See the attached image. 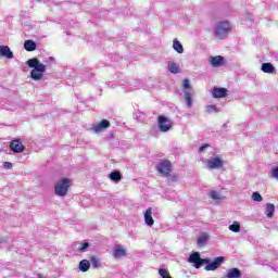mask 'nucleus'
Listing matches in <instances>:
<instances>
[{"instance_id": "f257e3e1", "label": "nucleus", "mask_w": 278, "mask_h": 278, "mask_svg": "<svg viewBox=\"0 0 278 278\" xmlns=\"http://www.w3.org/2000/svg\"><path fill=\"white\" fill-rule=\"evenodd\" d=\"M188 262L193 264L194 268H201L203 264H206L205 270H216L217 268H220V264L225 262V257L218 256L213 262H210V258H201V254L195 252L189 256Z\"/></svg>"}, {"instance_id": "f03ea898", "label": "nucleus", "mask_w": 278, "mask_h": 278, "mask_svg": "<svg viewBox=\"0 0 278 278\" xmlns=\"http://www.w3.org/2000/svg\"><path fill=\"white\" fill-rule=\"evenodd\" d=\"M26 64L29 68H33L30 72L31 79H34V81H40L47 72V65L40 63L36 58L29 59Z\"/></svg>"}, {"instance_id": "7ed1b4c3", "label": "nucleus", "mask_w": 278, "mask_h": 278, "mask_svg": "<svg viewBox=\"0 0 278 278\" xmlns=\"http://www.w3.org/2000/svg\"><path fill=\"white\" fill-rule=\"evenodd\" d=\"M230 31H231V24H229L228 21H222L216 23L215 29H214L215 38H218L219 40H225V38L229 36Z\"/></svg>"}, {"instance_id": "20e7f679", "label": "nucleus", "mask_w": 278, "mask_h": 278, "mask_svg": "<svg viewBox=\"0 0 278 278\" xmlns=\"http://www.w3.org/2000/svg\"><path fill=\"white\" fill-rule=\"evenodd\" d=\"M68 188H71V179L62 178L54 185V193L56 197H66L68 194Z\"/></svg>"}, {"instance_id": "39448f33", "label": "nucleus", "mask_w": 278, "mask_h": 278, "mask_svg": "<svg viewBox=\"0 0 278 278\" xmlns=\"http://www.w3.org/2000/svg\"><path fill=\"white\" fill-rule=\"evenodd\" d=\"M156 170L160 175H163V177H169L173 172V165L170 164V161L164 160L156 165Z\"/></svg>"}, {"instance_id": "423d86ee", "label": "nucleus", "mask_w": 278, "mask_h": 278, "mask_svg": "<svg viewBox=\"0 0 278 278\" xmlns=\"http://www.w3.org/2000/svg\"><path fill=\"white\" fill-rule=\"evenodd\" d=\"M173 128V122L166 117V116H159V129L160 131H162L163 134H166V131H170V129Z\"/></svg>"}, {"instance_id": "0eeeda50", "label": "nucleus", "mask_w": 278, "mask_h": 278, "mask_svg": "<svg viewBox=\"0 0 278 278\" xmlns=\"http://www.w3.org/2000/svg\"><path fill=\"white\" fill-rule=\"evenodd\" d=\"M206 166L210 170H214V168H223V166H225V161H223L220 156H215L206 161Z\"/></svg>"}, {"instance_id": "6e6552de", "label": "nucleus", "mask_w": 278, "mask_h": 278, "mask_svg": "<svg viewBox=\"0 0 278 278\" xmlns=\"http://www.w3.org/2000/svg\"><path fill=\"white\" fill-rule=\"evenodd\" d=\"M10 149L13 153H23L25 151V146H23L21 139H15L11 141Z\"/></svg>"}, {"instance_id": "1a4fd4ad", "label": "nucleus", "mask_w": 278, "mask_h": 278, "mask_svg": "<svg viewBox=\"0 0 278 278\" xmlns=\"http://www.w3.org/2000/svg\"><path fill=\"white\" fill-rule=\"evenodd\" d=\"M227 92H229V90L223 87H215L212 90V94L214 99H225V97H227Z\"/></svg>"}, {"instance_id": "9d476101", "label": "nucleus", "mask_w": 278, "mask_h": 278, "mask_svg": "<svg viewBox=\"0 0 278 278\" xmlns=\"http://www.w3.org/2000/svg\"><path fill=\"white\" fill-rule=\"evenodd\" d=\"M0 58H7V60H12L14 58V52L10 50L8 46H0Z\"/></svg>"}, {"instance_id": "9b49d317", "label": "nucleus", "mask_w": 278, "mask_h": 278, "mask_svg": "<svg viewBox=\"0 0 278 278\" xmlns=\"http://www.w3.org/2000/svg\"><path fill=\"white\" fill-rule=\"evenodd\" d=\"M110 127V121L102 119L100 123H98L96 126H93V131L96 134H101V131H105Z\"/></svg>"}, {"instance_id": "f8f14e48", "label": "nucleus", "mask_w": 278, "mask_h": 278, "mask_svg": "<svg viewBox=\"0 0 278 278\" xmlns=\"http://www.w3.org/2000/svg\"><path fill=\"white\" fill-rule=\"evenodd\" d=\"M261 71L263 73H267L268 75H277V70L273 63H263L261 66Z\"/></svg>"}, {"instance_id": "ddd939ff", "label": "nucleus", "mask_w": 278, "mask_h": 278, "mask_svg": "<svg viewBox=\"0 0 278 278\" xmlns=\"http://www.w3.org/2000/svg\"><path fill=\"white\" fill-rule=\"evenodd\" d=\"M144 223L148 225V227H153L155 220H153V208L149 207L147 208L144 213Z\"/></svg>"}, {"instance_id": "4468645a", "label": "nucleus", "mask_w": 278, "mask_h": 278, "mask_svg": "<svg viewBox=\"0 0 278 278\" xmlns=\"http://www.w3.org/2000/svg\"><path fill=\"white\" fill-rule=\"evenodd\" d=\"M210 63L214 68H218V66H223L225 64V58L217 55V56H211Z\"/></svg>"}, {"instance_id": "2eb2a0df", "label": "nucleus", "mask_w": 278, "mask_h": 278, "mask_svg": "<svg viewBox=\"0 0 278 278\" xmlns=\"http://www.w3.org/2000/svg\"><path fill=\"white\" fill-rule=\"evenodd\" d=\"M225 278H242V271L239 268H230Z\"/></svg>"}, {"instance_id": "dca6fc26", "label": "nucleus", "mask_w": 278, "mask_h": 278, "mask_svg": "<svg viewBox=\"0 0 278 278\" xmlns=\"http://www.w3.org/2000/svg\"><path fill=\"white\" fill-rule=\"evenodd\" d=\"M109 179L114 181V184H119V181L123 179V174H121L118 170H113L109 174Z\"/></svg>"}, {"instance_id": "f3484780", "label": "nucleus", "mask_w": 278, "mask_h": 278, "mask_svg": "<svg viewBox=\"0 0 278 278\" xmlns=\"http://www.w3.org/2000/svg\"><path fill=\"white\" fill-rule=\"evenodd\" d=\"M78 268L81 273H88V270H90V261L88 260L80 261Z\"/></svg>"}, {"instance_id": "a211bd4d", "label": "nucleus", "mask_w": 278, "mask_h": 278, "mask_svg": "<svg viewBox=\"0 0 278 278\" xmlns=\"http://www.w3.org/2000/svg\"><path fill=\"white\" fill-rule=\"evenodd\" d=\"M265 215L267 216V218H273V216H275V204H266Z\"/></svg>"}, {"instance_id": "6ab92c4d", "label": "nucleus", "mask_w": 278, "mask_h": 278, "mask_svg": "<svg viewBox=\"0 0 278 278\" xmlns=\"http://www.w3.org/2000/svg\"><path fill=\"white\" fill-rule=\"evenodd\" d=\"M126 254L127 252L123 248H116L113 251V257H115V260H118L119 257H125Z\"/></svg>"}, {"instance_id": "aec40b11", "label": "nucleus", "mask_w": 278, "mask_h": 278, "mask_svg": "<svg viewBox=\"0 0 278 278\" xmlns=\"http://www.w3.org/2000/svg\"><path fill=\"white\" fill-rule=\"evenodd\" d=\"M24 49L26 51H36V41H34V40H26L24 42Z\"/></svg>"}, {"instance_id": "412c9836", "label": "nucleus", "mask_w": 278, "mask_h": 278, "mask_svg": "<svg viewBox=\"0 0 278 278\" xmlns=\"http://www.w3.org/2000/svg\"><path fill=\"white\" fill-rule=\"evenodd\" d=\"M168 71H169V73H173V75H177V73H179V65H177V63H175V62H169Z\"/></svg>"}, {"instance_id": "4be33fe9", "label": "nucleus", "mask_w": 278, "mask_h": 278, "mask_svg": "<svg viewBox=\"0 0 278 278\" xmlns=\"http://www.w3.org/2000/svg\"><path fill=\"white\" fill-rule=\"evenodd\" d=\"M173 49L178 53H184V46L177 39H174L173 41Z\"/></svg>"}, {"instance_id": "5701e85b", "label": "nucleus", "mask_w": 278, "mask_h": 278, "mask_svg": "<svg viewBox=\"0 0 278 278\" xmlns=\"http://www.w3.org/2000/svg\"><path fill=\"white\" fill-rule=\"evenodd\" d=\"M185 99H186L187 108H192V92L186 90Z\"/></svg>"}, {"instance_id": "b1692460", "label": "nucleus", "mask_w": 278, "mask_h": 278, "mask_svg": "<svg viewBox=\"0 0 278 278\" xmlns=\"http://www.w3.org/2000/svg\"><path fill=\"white\" fill-rule=\"evenodd\" d=\"M228 229L233 233H240V223L233 222L231 225H229Z\"/></svg>"}, {"instance_id": "393cba45", "label": "nucleus", "mask_w": 278, "mask_h": 278, "mask_svg": "<svg viewBox=\"0 0 278 278\" xmlns=\"http://www.w3.org/2000/svg\"><path fill=\"white\" fill-rule=\"evenodd\" d=\"M207 242V233L203 232L198 237V247H203Z\"/></svg>"}, {"instance_id": "a878e982", "label": "nucleus", "mask_w": 278, "mask_h": 278, "mask_svg": "<svg viewBox=\"0 0 278 278\" xmlns=\"http://www.w3.org/2000/svg\"><path fill=\"white\" fill-rule=\"evenodd\" d=\"M90 263H91L92 268L101 267V261H99V258L97 256H92L90 258Z\"/></svg>"}, {"instance_id": "bb28decb", "label": "nucleus", "mask_w": 278, "mask_h": 278, "mask_svg": "<svg viewBox=\"0 0 278 278\" xmlns=\"http://www.w3.org/2000/svg\"><path fill=\"white\" fill-rule=\"evenodd\" d=\"M252 200H254L256 203H262V201H264V198L262 197V194H260V192L255 191L252 193Z\"/></svg>"}, {"instance_id": "cd10ccee", "label": "nucleus", "mask_w": 278, "mask_h": 278, "mask_svg": "<svg viewBox=\"0 0 278 278\" xmlns=\"http://www.w3.org/2000/svg\"><path fill=\"white\" fill-rule=\"evenodd\" d=\"M208 197L213 199V201H220V193L218 191H211Z\"/></svg>"}, {"instance_id": "c85d7f7f", "label": "nucleus", "mask_w": 278, "mask_h": 278, "mask_svg": "<svg viewBox=\"0 0 278 278\" xmlns=\"http://www.w3.org/2000/svg\"><path fill=\"white\" fill-rule=\"evenodd\" d=\"M182 88L186 92V90H188V92H191L192 88L190 87V79L185 78L182 81Z\"/></svg>"}, {"instance_id": "c756f323", "label": "nucleus", "mask_w": 278, "mask_h": 278, "mask_svg": "<svg viewBox=\"0 0 278 278\" xmlns=\"http://www.w3.org/2000/svg\"><path fill=\"white\" fill-rule=\"evenodd\" d=\"M159 274L162 278H173L170 277V275L168 274L167 269H164V268H160L159 269Z\"/></svg>"}, {"instance_id": "7c9ffc66", "label": "nucleus", "mask_w": 278, "mask_h": 278, "mask_svg": "<svg viewBox=\"0 0 278 278\" xmlns=\"http://www.w3.org/2000/svg\"><path fill=\"white\" fill-rule=\"evenodd\" d=\"M206 112L207 114H212V113H218V108H216V105H207L206 106Z\"/></svg>"}, {"instance_id": "2f4dec72", "label": "nucleus", "mask_w": 278, "mask_h": 278, "mask_svg": "<svg viewBox=\"0 0 278 278\" xmlns=\"http://www.w3.org/2000/svg\"><path fill=\"white\" fill-rule=\"evenodd\" d=\"M89 247H90V243H88V242L80 243V247L78 248V251L80 253H84V252H86V249H88Z\"/></svg>"}, {"instance_id": "473e14b6", "label": "nucleus", "mask_w": 278, "mask_h": 278, "mask_svg": "<svg viewBox=\"0 0 278 278\" xmlns=\"http://www.w3.org/2000/svg\"><path fill=\"white\" fill-rule=\"evenodd\" d=\"M84 81H90V79H92V72H87L84 76H83Z\"/></svg>"}, {"instance_id": "72a5a7b5", "label": "nucleus", "mask_w": 278, "mask_h": 278, "mask_svg": "<svg viewBox=\"0 0 278 278\" xmlns=\"http://www.w3.org/2000/svg\"><path fill=\"white\" fill-rule=\"evenodd\" d=\"M271 177L278 179V166L271 169Z\"/></svg>"}, {"instance_id": "f704fd0d", "label": "nucleus", "mask_w": 278, "mask_h": 278, "mask_svg": "<svg viewBox=\"0 0 278 278\" xmlns=\"http://www.w3.org/2000/svg\"><path fill=\"white\" fill-rule=\"evenodd\" d=\"M3 168H5L7 170H11V168H12V162H4V163H3Z\"/></svg>"}, {"instance_id": "c9c22d12", "label": "nucleus", "mask_w": 278, "mask_h": 278, "mask_svg": "<svg viewBox=\"0 0 278 278\" xmlns=\"http://www.w3.org/2000/svg\"><path fill=\"white\" fill-rule=\"evenodd\" d=\"M205 149H210V144L204 143L203 146H201L199 149V153H203V151H205Z\"/></svg>"}, {"instance_id": "e433bc0d", "label": "nucleus", "mask_w": 278, "mask_h": 278, "mask_svg": "<svg viewBox=\"0 0 278 278\" xmlns=\"http://www.w3.org/2000/svg\"><path fill=\"white\" fill-rule=\"evenodd\" d=\"M49 62H51L52 64L55 62V59L53 56H49L48 58Z\"/></svg>"}, {"instance_id": "4c0bfd02", "label": "nucleus", "mask_w": 278, "mask_h": 278, "mask_svg": "<svg viewBox=\"0 0 278 278\" xmlns=\"http://www.w3.org/2000/svg\"><path fill=\"white\" fill-rule=\"evenodd\" d=\"M172 181H177V177H176V176H173V177H172Z\"/></svg>"}, {"instance_id": "58836bf2", "label": "nucleus", "mask_w": 278, "mask_h": 278, "mask_svg": "<svg viewBox=\"0 0 278 278\" xmlns=\"http://www.w3.org/2000/svg\"><path fill=\"white\" fill-rule=\"evenodd\" d=\"M130 90H136V87H130Z\"/></svg>"}, {"instance_id": "ea45409f", "label": "nucleus", "mask_w": 278, "mask_h": 278, "mask_svg": "<svg viewBox=\"0 0 278 278\" xmlns=\"http://www.w3.org/2000/svg\"><path fill=\"white\" fill-rule=\"evenodd\" d=\"M223 127H227V124H224Z\"/></svg>"}, {"instance_id": "a19ab883", "label": "nucleus", "mask_w": 278, "mask_h": 278, "mask_svg": "<svg viewBox=\"0 0 278 278\" xmlns=\"http://www.w3.org/2000/svg\"><path fill=\"white\" fill-rule=\"evenodd\" d=\"M134 84H138V81H134Z\"/></svg>"}, {"instance_id": "79ce46f5", "label": "nucleus", "mask_w": 278, "mask_h": 278, "mask_svg": "<svg viewBox=\"0 0 278 278\" xmlns=\"http://www.w3.org/2000/svg\"><path fill=\"white\" fill-rule=\"evenodd\" d=\"M37 1H42V0H37Z\"/></svg>"}]
</instances>
